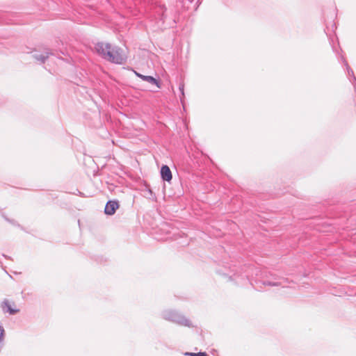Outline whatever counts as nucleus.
<instances>
[{"instance_id": "1", "label": "nucleus", "mask_w": 356, "mask_h": 356, "mask_svg": "<svg viewBox=\"0 0 356 356\" xmlns=\"http://www.w3.org/2000/svg\"><path fill=\"white\" fill-rule=\"evenodd\" d=\"M109 49H111V44L103 42H97L95 46V51L110 62L121 64L125 60V55L121 49L115 51V56L108 54Z\"/></svg>"}, {"instance_id": "2", "label": "nucleus", "mask_w": 356, "mask_h": 356, "mask_svg": "<svg viewBox=\"0 0 356 356\" xmlns=\"http://www.w3.org/2000/svg\"><path fill=\"white\" fill-rule=\"evenodd\" d=\"M1 307L3 310L8 312L10 314H15L19 311V309L17 308L15 303L8 300H4L2 303Z\"/></svg>"}, {"instance_id": "3", "label": "nucleus", "mask_w": 356, "mask_h": 356, "mask_svg": "<svg viewBox=\"0 0 356 356\" xmlns=\"http://www.w3.org/2000/svg\"><path fill=\"white\" fill-rule=\"evenodd\" d=\"M119 204L116 201H108L105 207V213L107 215H113L118 209Z\"/></svg>"}, {"instance_id": "4", "label": "nucleus", "mask_w": 356, "mask_h": 356, "mask_svg": "<svg viewBox=\"0 0 356 356\" xmlns=\"http://www.w3.org/2000/svg\"><path fill=\"white\" fill-rule=\"evenodd\" d=\"M161 175L164 181L170 182L172 180V175L170 169L168 165H163L161 169Z\"/></svg>"}, {"instance_id": "5", "label": "nucleus", "mask_w": 356, "mask_h": 356, "mask_svg": "<svg viewBox=\"0 0 356 356\" xmlns=\"http://www.w3.org/2000/svg\"><path fill=\"white\" fill-rule=\"evenodd\" d=\"M135 74L137 76L140 77L142 80L147 81L151 84L156 85L157 88H161V84L159 83V81L156 80L155 78H154L152 76H145L143 74H141L140 73H138L135 72Z\"/></svg>"}, {"instance_id": "6", "label": "nucleus", "mask_w": 356, "mask_h": 356, "mask_svg": "<svg viewBox=\"0 0 356 356\" xmlns=\"http://www.w3.org/2000/svg\"><path fill=\"white\" fill-rule=\"evenodd\" d=\"M186 355H191V356H208L206 353H186Z\"/></svg>"}, {"instance_id": "7", "label": "nucleus", "mask_w": 356, "mask_h": 356, "mask_svg": "<svg viewBox=\"0 0 356 356\" xmlns=\"http://www.w3.org/2000/svg\"><path fill=\"white\" fill-rule=\"evenodd\" d=\"M118 49V48H115V49H114V48H112V47H111V49H109V51H108V54H109V55H111V56H115V51L116 49Z\"/></svg>"}, {"instance_id": "8", "label": "nucleus", "mask_w": 356, "mask_h": 356, "mask_svg": "<svg viewBox=\"0 0 356 356\" xmlns=\"http://www.w3.org/2000/svg\"><path fill=\"white\" fill-rule=\"evenodd\" d=\"M3 336H4V330H3V327L0 325V342H1V341L3 340Z\"/></svg>"}, {"instance_id": "9", "label": "nucleus", "mask_w": 356, "mask_h": 356, "mask_svg": "<svg viewBox=\"0 0 356 356\" xmlns=\"http://www.w3.org/2000/svg\"><path fill=\"white\" fill-rule=\"evenodd\" d=\"M185 325L190 326L191 325L190 322L188 321H186Z\"/></svg>"}, {"instance_id": "10", "label": "nucleus", "mask_w": 356, "mask_h": 356, "mask_svg": "<svg viewBox=\"0 0 356 356\" xmlns=\"http://www.w3.org/2000/svg\"><path fill=\"white\" fill-rule=\"evenodd\" d=\"M180 90H181L183 91V90H184L183 86L181 88H180Z\"/></svg>"}]
</instances>
